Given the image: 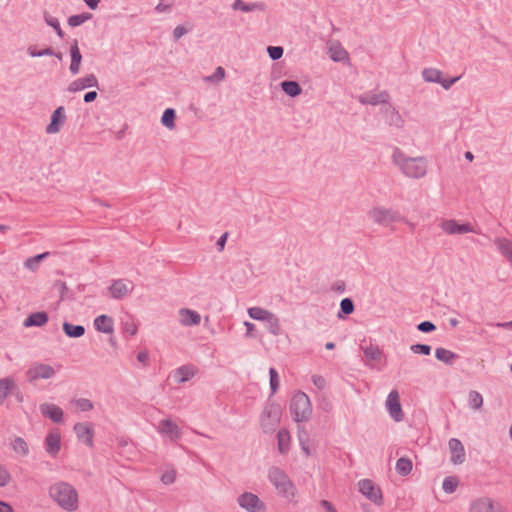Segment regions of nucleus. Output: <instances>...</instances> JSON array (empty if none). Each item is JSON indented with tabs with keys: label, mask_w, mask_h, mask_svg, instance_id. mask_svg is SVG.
Returning a JSON list of instances; mask_svg holds the SVG:
<instances>
[{
	"label": "nucleus",
	"mask_w": 512,
	"mask_h": 512,
	"mask_svg": "<svg viewBox=\"0 0 512 512\" xmlns=\"http://www.w3.org/2000/svg\"><path fill=\"white\" fill-rule=\"evenodd\" d=\"M392 162L409 178L419 179L427 173V160L425 157H407L398 147L393 149Z\"/></svg>",
	"instance_id": "f257e3e1"
},
{
	"label": "nucleus",
	"mask_w": 512,
	"mask_h": 512,
	"mask_svg": "<svg viewBox=\"0 0 512 512\" xmlns=\"http://www.w3.org/2000/svg\"><path fill=\"white\" fill-rule=\"evenodd\" d=\"M50 497L64 510L74 511L78 508V493L66 482H57L49 488Z\"/></svg>",
	"instance_id": "f03ea898"
},
{
	"label": "nucleus",
	"mask_w": 512,
	"mask_h": 512,
	"mask_svg": "<svg viewBox=\"0 0 512 512\" xmlns=\"http://www.w3.org/2000/svg\"><path fill=\"white\" fill-rule=\"evenodd\" d=\"M268 477L279 495L287 499L295 497L296 487L284 470L279 467H272L269 470Z\"/></svg>",
	"instance_id": "7ed1b4c3"
},
{
	"label": "nucleus",
	"mask_w": 512,
	"mask_h": 512,
	"mask_svg": "<svg viewBox=\"0 0 512 512\" xmlns=\"http://www.w3.org/2000/svg\"><path fill=\"white\" fill-rule=\"evenodd\" d=\"M290 413L295 422H306L312 416V405L304 392H297L290 402Z\"/></svg>",
	"instance_id": "20e7f679"
},
{
	"label": "nucleus",
	"mask_w": 512,
	"mask_h": 512,
	"mask_svg": "<svg viewBox=\"0 0 512 512\" xmlns=\"http://www.w3.org/2000/svg\"><path fill=\"white\" fill-rule=\"evenodd\" d=\"M282 410L280 405L268 403L261 414V427L264 433H270L275 430L280 421Z\"/></svg>",
	"instance_id": "39448f33"
},
{
	"label": "nucleus",
	"mask_w": 512,
	"mask_h": 512,
	"mask_svg": "<svg viewBox=\"0 0 512 512\" xmlns=\"http://www.w3.org/2000/svg\"><path fill=\"white\" fill-rule=\"evenodd\" d=\"M368 216L375 223L388 226L390 223L401 220V216L398 212L393 211L390 208L385 207H374L368 212Z\"/></svg>",
	"instance_id": "423d86ee"
},
{
	"label": "nucleus",
	"mask_w": 512,
	"mask_h": 512,
	"mask_svg": "<svg viewBox=\"0 0 512 512\" xmlns=\"http://www.w3.org/2000/svg\"><path fill=\"white\" fill-rule=\"evenodd\" d=\"M55 374V369L52 366L43 363H35L28 368L25 376L29 383L34 384L39 379H51Z\"/></svg>",
	"instance_id": "0eeeda50"
},
{
	"label": "nucleus",
	"mask_w": 512,
	"mask_h": 512,
	"mask_svg": "<svg viewBox=\"0 0 512 512\" xmlns=\"http://www.w3.org/2000/svg\"><path fill=\"white\" fill-rule=\"evenodd\" d=\"M238 505L247 512H265V504L251 492H244L237 498Z\"/></svg>",
	"instance_id": "6e6552de"
},
{
	"label": "nucleus",
	"mask_w": 512,
	"mask_h": 512,
	"mask_svg": "<svg viewBox=\"0 0 512 512\" xmlns=\"http://www.w3.org/2000/svg\"><path fill=\"white\" fill-rule=\"evenodd\" d=\"M359 491L374 504L381 506L383 496L381 489L370 479H362L358 482Z\"/></svg>",
	"instance_id": "1a4fd4ad"
},
{
	"label": "nucleus",
	"mask_w": 512,
	"mask_h": 512,
	"mask_svg": "<svg viewBox=\"0 0 512 512\" xmlns=\"http://www.w3.org/2000/svg\"><path fill=\"white\" fill-rule=\"evenodd\" d=\"M386 409L390 417L396 421L401 422L404 419V412L400 403V395L397 389H393L387 396L385 402Z\"/></svg>",
	"instance_id": "9d476101"
},
{
	"label": "nucleus",
	"mask_w": 512,
	"mask_h": 512,
	"mask_svg": "<svg viewBox=\"0 0 512 512\" xmlns=\"http://www.w3.org/2000/svg\"><path fill=\"white\" fill-rule=\"evenodd\" d=\"M422 77L426 82L440 84L445 90L450 89L451 86L460 79L459 76L444 79L442 77V72L436 68H425L422 71Z\"/></svg>",
	"instance_id": "9b49d317"
},
{
	"label": "nucleus",
	"mask_w": 512,
	"mask_h": 512,
	"mask_svg": "<svg viewBox=\"0 0 512 512\" xmlns=\"http://www.w3.org/2000/svg\"><path fill=\"white\" fill-rule=\"evenodd\" d=\"M74 431L80 442L88 447H93L94 429L91 423L78 422L74 425Z\"/></svg>",
	"instance_id": "f8f14e48"
},
{
	"label": "nucleus",
	"mask_w": 512,
	"mask_h": 512,
	"mask_svg": "<svg viewBox=\"0 0 512 512\" xmlns=\"http://www.w3.org/2000/svg\"><path fill=\"white\" fill-rule=\"evenodd\" d=\"M442 230L450 235L454 234H465V233H477L474 227L470 223L459 224L456 220L449 219L444 220L441 223Z\"/></svg>",
	"instance_id": "ddd939ff"
},
{
	"label": "nucleus",
	"mask_w": 512,
	"mask_h": 512,
	"mask_svg": "<svg viewBox=\"0 0 512 512\" xmlns=\"http://www.w3.org/2000/svg\"><path fill=\"white\" fill-rule=\"evenodd\" d=\"M358 101L363 105L369 104V105L376 106L378 104H383V106H386L389 104L390 94L386 90H383L377 94L367 92V93L361 94L358 97Z\"/></svg>",
	"instance_id": "4468645a"
},
{
	"label": "nucleus",
	"mask_w": 512,
	"mask_h": 512,
	"mask_svg": "<svg viewBox=\"0 0 512 512\" xmlns=\"http://www.w3.org/2000/svg\"><path fill=\"white\" fill-rule=\"evenodd\" d=\"M91 87L99 88L98 79L93 73L72 81L67 90L71 93H75Z\"/></svg>",
	"instance_id": "2eb2a0df"
},
{
	"label": "nucleus",
	"mask_w": 512,
	"mask_h": 512,
	"mask_svg": "<svg viewBox=\"0 0 512 512\" xmlns=\"http://www.w3.org/2000/svg\"><path fill=\"white\" fill-rule=\"evenodd\" d=\"M381 113L384 115L389 126H394L398 129L404 127V119L402 118L399 111L390 103L386 106H382Z\"/></svg>",
	"instance_id": "dca6fc26"
},
{
	"label": "nucleus",
	"mask_w": 512,
	"mask_h": 512,
	"mask_svg": "<svg viewBox=\"0 0 512 512\" xmlns=\"http://www.w3.org/2000/svg\"><path fill=\"white\" fill-rule=\"evenodd\" d=\"M157 430L160 434L169 437L171 440H177L182 435L179 426L170 419L161 420Z\"/></svg>",
	"instance_id": "f3484780"
},
{
	"label": "nucleus",
	"mask_w": 512,
	"mask_h": 512,
	"mask_svg": "<svg viewBox=\"0 0 512 512\" xmlns=\"http://www.w3.org/2000/svg\"><path fill=\"white\" fill-rule=\"evenodd\" d=\"M61 448V435L57 429L51 430L45 438V450L51 457H56Z\"/></svg>",
	"instance_id": "a211bd4d"
},
{
	"label": "nucleus",
	"mask_w": 512,
	"mask_h": 512,
	"mask_svg": "<svg viewBox=\"0 0 512 512\" xmlns=\"http://www.w3.org/2000/svg\"><path fill=\"white\" fill-rule=\"evenodd\" d=\"M65 120V108L63 106L57 107L51 115V121L46 127V132L48 134L58 133L61 129V126L64 124Z\"/></svg>",
	"instance_id": "6ab92c4d"
},
{
	"label": "nucleus",
	"mask_w": 512,
	"mask_h": 512,
	"mask_svg": "<svg viewBox=\"0 0 512 512\" xmlns=\"http://www.w3.org/2000/svg\"><path fill=\"white\" fill-rule=\"evenodd\" d=\"M448 445L451 452V462L462 464L465 461V449L462 442L459 439L451 438Z\"/></svg>",
	"instance_id": "aec40b11"
},
{
	"label": "nucleus",
	"mask_w": 512,
	"mask_h": 512,
	"mask_svg": "<svg viewBox=\"0 0 512 512\" xmlns=\"http://www.w3.org/2000/svg\"><path fill=\"white\" fill-rule=\"evenodd\" d=\"M70 56H71V64H70L69 70L73 75H76L80 71L81 62H82V54L79 50L78 41L76 39H74L73 42L71 43Z\"/></svg>",
	"instance_id": "412c9836"
},
{
	"label": "nucleus",
	"mask_w": 512,
	"mask_h": 512,
	"mask_svg": "<svg viewBox=\"0 0 512 512\" xmlns=\"http://www.w3.org/2000/svg\"><path fill=\"white\" fill-rule=\"evenodd\" d=\"M40 411L43 416L48 417L55 423H60L63 420V410L54 404H41Z\"/></svg>",
	"instance_id": "4be33fe9"
},
{
	"label": "nucleus",
	"mask_w": 512,
	"mask_h": 512,
	"mask_svg": "<svg viewBox=\"0 0 512 512\" xmlns=\"http://www.w3.org/2000/svg\"><path fill=\"white\" fill-rule=\"evenodd\" d=\"M108 289L113 299H122L132 290L123 279L114 280Z\"/></svg>",
	"instance_id": "5701e85b"
},
{
	"label": "nucleus",
	"mask_w": 512,
	"mask_h": 512,
	"mask_svg": "<svg viewBox=\"0 0 512 512\" xmlns=\"http://www.w3.org/2000/svg\"><path fill=\"white\" fill-rule=\"evenodd\" d=\"M94 327L99 332L112 334L114 332V320L108 315H99L94 319Z\"/></svg>",
	"instance_id": "b1692460"
},
{
	"label": "nucleus",
	"mask_w": 512,
	"mask_h": 512,
	"mask_svg": "<svg viewBox=\"0 0 512 512\" xmlns=\"http://www.w3.org/2000/svg\"><path fill=\"white\" fill-rule=\"evenodd\" d=\"M180 323L183 326H195L201 321V316L198 312L188 308H181L179 310Z\"/></svg>",
	"instance_id": "393cba45"
},
{
	"label": "nucleus",
	"mask_w": 512,
	"mask_h": 512,
	"mask_svg": "<svg viewBox=\"0 0 512 512\" xmlns=\"http://www.w3.org/2000/svg\"><path fill=\"white\" fill-rule=\"evenodd\" d=\"M494 244L498 251L504 257H506V259L512 265V241L505 237H497L494 239Z\"/></svg>",
	"instance_id": "a878e982"
},
{
	"label": "nucleus",
	"mask_w": 512,
	"mask_h": 512,
	"mask_svg": "<svg viewBox=\"0 0 512 512\" xmlns=\"http://www.w3.org/2000/svg\"><path fill=\"white\" fill-rule=\"evenodd\" d=\"M49 320L48 314L45 311L31 313L24 321L25 327H41Z\"/></svg>",
	"instance_id": "bb28decb"
},
{
	"label": "nucleus",
	"mask_w": 512,
	"mask_h": 512,
	"mask_svg": "<svg viewBox=\"0 0 512 512\" xmlns=\"http://www.w3.org/2000/svg\"><path fill=\"white\" fill-rule=\"evenodd\" d=\"M471 512H493V500L488 497L479 498L471 504Z\"/></svg>",
	"instance_id": "cd10ccee"
},
{
	"label": "nucleus",
	"mask_w": 512,
	"mask_h": 512,
	"mask_svg": "<svg viewBox=\"0 0 512 512\" xmlns=\"http://www.w3.org/2000/svg\"><path fill=\"white\" fill-rule=\"evenodd\" d=\"M281 89L290 97H297L302 93V87L297 81L284 80L280 83Z\"/></svg>",
	"instance_id": "c85d7f7f"
},
{
	"label": "nucleus",
	"mask_w": 512,
	"mask_h": 512,
	"mask_svg": "<svg viewBox=\"0 0 512 512\" xmlns=\"http://www.w3.org/2000/svg\"><path fill=\"white\" fill-rule=\"evenodd\" d=\"M196 373V368L193 365H183L175 371L178 383H184L190 380Z\"/></svg>",
	"instance_id": "c756f323"
},
{
	"label": "nucleus",
	"mask_w": 512,
	"mask_h": 512,
	"mask_svg": "<svg viewBox=\"0 0 512 512\" xmlns=\"http://www.w3.org/2000/svg\"><path fill=\"white\" fill-rule=\"evenodd\" d=\"M435 357L437 360L447 365H452L454 361L459 358V355L441 347L435 350Z\"/></svg>",
	"instance_id": "7c9ffc66"
},
{
	"label": "nucleus",
	"mask_w": 512,
	"mask_h": 512,
	"mask_svg": "<svg viewBox=\"0 0 512 512\" xmlns=\"http://www.w3.org/2000/svg\"><path fill=\"white\" fill-rule=\"evenodd\" d=\"M232 8L234 10H240L243 12H251L254 10H264L265 6L263 3H245L242 0H235L234 3L232 4Z\"/></svg>",
	"instance_id": "2f4dec72"
},
{
	"label": "nucleus",
	"mask_w": 512,
	"mask_h": 512,
	"mask_svg": "<svg viewBox=\"0 0 512 512\" xmlns=\"http://www.w3.org/2000/svg\"><path fill=\"white\" fill-rule=\"evenodd\" d=\"M62 327L66 336L70 338H79L85 334V327L83 325H73L65 321Z\"/></svg>",
	"instance_id": "473e14b6"
},
{
	"label": "nucleus",
	"mask_w": 512,
	"mask_h": 512,
	"mask_svg": "<svg viewBox=\"0 0 512 512\" xmlns=\"http://www.w3.org/2000/svg\"><path fill=\"white\" fill-rule=\"evenodd\" d=\"M267 330L274 336L281 334V325L279 318L271 312L267 319H265Z\"/></svg>",
	"instance_id": "72a5a7b5"
},
{
	"label": "nucleus",
	"mask_w": 512,
	"mask_h": 512,
	"mask_svg": "<svg viewBox=\"0 0 512 512\" xmlns=\"http://www.w3.org/2000/svg\"><path fill=\"white\" fill-rule=\"evenodd\" d=\"M278 450L281 454H285L290 446V434L287 430L282 429L277 434Z\"/></svg>",
	"instance_id": "f704fd0d"
},
{
	"label": "nucleus",
	"mask_w": 512,
	"mask_h": 512,
	"mask_svg": "<svg viewBox=\"0 0 512 512\" xmlns=\"http://www.w3.org/2000/svg\"><path fill=\"white\" fill-rule=\"evenodd\" d=\"M11 447L13 451L20 456H27L29 454V447L27 442L22 437H16L12 443Z\"/></svg>",
	"instance_id": "c9c22d12"
},
{
	"label": "nucleus",
	"mask_w": 512,
	"mask_h": 512,
	"mask_svg": "<svg viewBox=\"0 0 512 512\" xmlns=\"http://www.w3.org/2000/svg\"><path fill=\"white\" fill-rule=\"evenodd\" d=\"M329 53L331 59L335 62H341L348 58L347 51L339 43L330 46Z\"/></svg>",
	"instance_id": "e433bc0d"
},
{
	"label": "nucleus",
	"mask_w": 512,
	"mask_h": 512,
	"mask_svg": "<svg viewBox=\"0 0 512 512\" xmlns=\"http://www.w3.org/2000/svg\"><path fill=\"white\" fill-rule=\"evenodd\" d=\"M412 461L409 458L401 457L397 460L395 469L398 474L406 476L412 471Z\"/></svg>",
	"instance_id": "4c0bfd02"
},
{
	"label": "nucleus",
	"mask_w": 512,
	"mask_h": 512,
	"mask_svg": "<svg viewBox=\"0 0 512 512\" xmlns=\"http://www.w3.org/2000/svg\"><path fill=\"white\" fill-rule=\"evenodd\" d=\"M15 387V382L11 378L0 379V405L8 396L9 392Z\"/></svg>",
	"instance_id": "58836bf2"
},
{
	"label": "nucleus",
	"mask_w": 512,
	"mask_h": 512,
	"mask_svg": "<svg viewBox=\"0 0 512 512\" xmlns=\"http://www.w3.org/2000/svg\"><path fill=\"white\" fill-rule=\"evenodd\" d=\"M176 112L173 108H167L161 117V123L168 129L175 128Z\"/></svg>",
	"instance_id": "ea45409f"
},
{
	"label": "nucleus",
	"mask_w": 512,
	"mask_h": 512,
	"mask_svg": "<svg viewBox=\"0 0 512 512\" xmlns=\"http://www.w3.org/2000/svg\"><path fill=\"white\" fill-rule=\"evenodd\" d=\"M43 17L46 24L52 27L61 39L64 38V32L61 29L59 20L56 17L51 16L47 11L44 12Z\"/></svg>",
	"instance_id": "a19ab883"
},
{
	"label": "nucleus",
	"mask_w": 512,
	"mask_h": 512,
	"mask_svg": "<svg viewBox=\"0 0 512 512\" xmlns=\"http://www.w3.org/2000/svg\"><path fill=\"white\" fill-rule=\"evenodd\" d=\"M49 254V252H44L36 256L30 257L25 261L24 266L31 271H35L39 267L41 261L47 258Z\"/></svg>",
	"instance_id": "79ce46f5"
},
{
	"label": "nucleus",
	"mask_w": 512,
	"mask_h": 512,
	"mask_svg": "<svg viewBox=\"0 0 512 512\" xmlns=\"http://www.w3.org/2000/svg\"><path fill=\"white\" fill-rule=\"evenodd\" d=\"M361 349L363 350L364 352V355L365 357L368 359V360H371V361H377L380 359L381 357V350L379 349L378 346H375L373 344H370L368 346H361Z\"/></svg>",
	"instance_id": "37998d69"
},
{
	"label": "nucleus",
	"mask_w": 512,
	"mask_h": 512,
	"mask_svg": "<svg viewBox=\"0 0 512 512\" xmlns=\"http://www.w3.org/2000/svg\"><path fill=\"white\" fill-rule=\"evenodd\" d=\"M92 18V14L89 12H84L77 15H72L68 18V25L71 27H77L85 23L86 21Z\"/></svg>",
	"instance_id": "c03bdc74"
},
{
	"label": "nucleus",
	"mask_w": 512,
	"mask_h": 512,
	"mask_svg": "<svg viewBox=\"0 0 512 512\" xmlns=\"http://www.w3.org/2000/svg\"><path fill=\"white\" fill-rule=\"evenodd\" d=\"M270 314V311L261 307H251L248 309V315L254 320L265 321Z\"/></svg>",
	"instance_id": "a18cd8bd"
},
{
	"label": "nucleus",
	"mask_w": 512,
	"mask_h": 512,
	"mask_svg": "<svg viewBox=\"0 0 512 512\" xmlns=\"http://www.w3.org/2000/svg\"><path fill=\"white\" fill-rule=\"evenodd\" d=\"M459 485V480L456 476H447L443 480L442 488L448 493H454Z\"/></svg>",
	"instance_id": "49530a36"
},
{
	"label": "nucleus",
	"mask_w": 512,
	"mask_h": 512,
	"mask_svg": "<svg viewBox=\"0 0 512 512\" xmlns=\"http://www.w3.org/2000/svg\"><path fill=\"white\" fill-rule=\"evenodd\" d=\"M468 403L472 409L478 410L483 405V397L479 392L472 390L468 395Z\"/></svg>",
	"instance_id": "de8ad7c7"
},
{
	"label": "nucleus",
	"mask_w": 512,
	"mask_h": 512,
	"mask_svg": "<svg viewBox=\"0 0 512 512\" xmlns=\"http://www.w3.org/2000/svg\"><path fill=\"white\" fill-rule=\"evenodd\" d=\"M355 305L351 298H344L340 302V312L338 313V317L341 318L342 314L350 315L354 312Z\"/></svg>",
	"instance_id": "09e8293b"
},
{
	"label": "nucleus",
	"mask_w": 512,
	"mask_h": 512,
	"mask_svg": "<svg viewBox=\"0 0 512 512\" xmlns=\"http://www.w3.org/2000/svg\"><path fill=\"white\" fill-rule=\"evenodd\" d=\"M269 376H270L271 395H274L277 392L279 385H280L279 374L275 368L271 367L269 369Z\"/></svg>",
	"instance_id": "8fccbe9b"
},
{
	"label": "nucleus",
	"mask_w": 512,
	"mask_h": 512,
	"mask_svg": "<svg viewBox=\"0 0 512 512\" xmlns=\"http://www.w3.org/2000/svg\"><path fill=\"white\" fill-rule=\"evenodd\" d=\"M225 75H226L225 69L223 67L219 66L215 69V72L212 75L207 76L205 78V80L207 82H220L225 78Z\"/></svg>",
	"instance_id": "3c124183"
},
{
	"label": "nucleus",
	"mask_w": 512,
	"mask_h": 512,
	"mask_svg": "<svg viewBox=\"0 0 512 512\" xmlns=\"http://www.w3.org/2000/svg\"><path fill=\"white\" fill-rule=\"evenodd\" d=\"M267 53L272 60H279L284 53V49L281 46H268Z\"/></svg>",
	"instance_id": "603ef678"
},
{
	"label": "nucleus",
	"mask_w": 512,
	"mask_h": 512,
	"mask_svg": "<svg viewBox=\"0 0 512 512\" xmlns=\"http://www.w3.org/2000/svg\"><path fill=\"white\" fill-rule=\"evenodd\" d=\"M411 351L415 354L430 355L431 346L427 344H414L410 347Z\"/></svg>",
	"instance_id": "864d4df0"
},
{
	"label": "nucleus",
	"mask_w": 512,
	"mask_h": 512,
	"mask_svg": "<svg viewBox=\"0 0 512 512\" xmlns=\"http://www.w3.org/2000/svg\"><path fill=\"white\" fill-rule=\"evenodd\" d=\"M11 481L10 472L0 464V487L7 486Z\"/></svg>",
	"instance_id": "5fc2aeb1"
},
{
	"label": "nucleus",
	"mask_w": 512,
	"mask_h": 512,
	"mask_svg": "<svg viewBox=\"0 0 512 512\" xmlns=\"http://www.w3.org/2000/svg\"><path fill=\"white\" fill-rule=\"evenodd\" d=\"M77 407L83 411L87 412L93 409V403L87 398H80L76 401Z\"/></svg>",
	"instance_id": "6e6d98bb"
},
{
	"label": "nucleus",
	"mask_w": 512,
	"mask_h": 512,
	"mask_svg": "<svg viewBox=\"0 0 512 512\" xmlns=\"http://www.w3.org/2000/svg\"><path fill=\"white\" fill-rule=\"evenodd\" d=\"M417 329L423 333H430L436 330V325L431 321H423L417 325Z\"/></svg>",
	"instance_id": "4d7b16f0"
},
{
	"label": "nucleus",
	"mask_w": 512,
	"mask_h": 512,
	"mask_svg": "<svg viewBox=\"0 0 512 512\" xmlns=\"http://www.w3.org/2000/svg\"><path fill=\"white\" fill-rule=\"evenodd\" d=\"M175 479H176V472L174 470H168V471L164 472L161 476V481L165 485L174 483Z\"/></svg>",
	"instance_id": "13d9d810"
},
{
	"label": "nucleus",
	"mask_w": 512,
	"mask_h": 512,
	"mask_svg": "<svg viewBox=\"0 0 512 512\" xmlns=\"http://www.w3.org/2000/svg\"><path fill=\"white\" fill-rule=\"evenodd\" d=\"M188 32V30L182 26V25H178L177 27H175V29L173 30V38L174 40H179L182 36H184L186 33Z\"/></svg>",
	"instance_id": "bf43d9fd"
},
{
	"label": "nucleus",
	"mask_w": 512,
	"mask_h": 512,
	"mask_svg": "<svg viewBox=\"0 0 512 512\" xmlns=\"http://www.w3.org/2000/svg\"><path fill=\"white\" fill-rule=\"evenodd\" d=\"M313 384L320 390L324 389L326 386L325 379L320 375H313L312 376Z\"/></svg>",
	"instance_id": "052dcab7"
},
{
	"label": "nucleus",
	"mask_w": 512,
	"mask_h": 512,
	"mask_svg": "<svg viewBox=\"0 0 512 512\" xmlns=\"http://www.w3.org/2000/svg\"><path fill=\"white\" fill-rule=\"evenodd\" d=\"M228 238V232H225L223 235L220 236V238L216 242V246L218 251H223L226 241Z\"/></svg>",
	"instance_id": "680f3d73"
},
{
	"label": "nucleus",
	"mask_w": 512,
	"mask_h": 512,
	"mask_svg": "<svg viewBox=\"0 0 512 512\" xmlns=\"http://www.w3.org/2000/svg\"><path fill=\"white\" fill-rule=\"evenodd\" d=\"M97 96L98 93L96 91H89L85 93L83 100L85 103H91L97 98Z\"/></svg>",
	"instance_id": "e2e57ef3"
},
{
	"label": "nucleus",
	"mask_w": 512,
	"mask_h": 512,
	"mask_svg": "<svg viewBox=\"0 0 512 512\" xmlns=\"http://www.w3.org/2000/svg\"><path fill=\"white\" fill-rule=\"evenodd\" d=\"M320 506L323 509H325L327 512H337L336 509L334 508V506L332 505V503L329 502L328 500H321Z\"/></svg>",
	"instance_id": "0e129e2a"
},
{
	"label": "nucleus",
	"mask_w": 512,
	"mask_h": 512,
	"mask_svg": "<svg viewBox=\"0 0 512 512\" xmlns=\"http://www.w3.org/2000/svg\"><path fill=\"white\" fill-rule=\"evenodd\" d=\"M137 360L141 363H143L144 365H147L148 363V360H149V354L147 351H140L137 355Z\"/></svg>",
	"instance_id": "69168bd1"
},
{
	"label": "nucleus",
	"mask_w": 512,
	"mask_h": 512,
	"mask_svg": "<svg viewBox=\"0 0 512 512\" xmlns=\"http://www.w3.org/2000/svg\"><path fill=\"white\" fill-rule=\"evenodd\" d=\"M345 287V282L342 280H338L333 284L332 289L340 293H343L345 291Z\"/></svg>",
	"instance_id": "338daca9"
},
{
	"label": "nucleus",
	"mask_w": 512,
	"mask_h": 512,
	"mask_svg": "<svg viewBox=\"0 0 512 512\" xmlns=\"http://www.w3.org/2000/svg\"><path fill=\"white\" fill-rule=\"evenodd\" d=\"M55 286L59 289V291L61 293V298H63L64 294L68 291V287H67L66 283L63 281H57L55 283Z\"/></svg>",
	"instance_id": "774afa93"
}]
</instances>
